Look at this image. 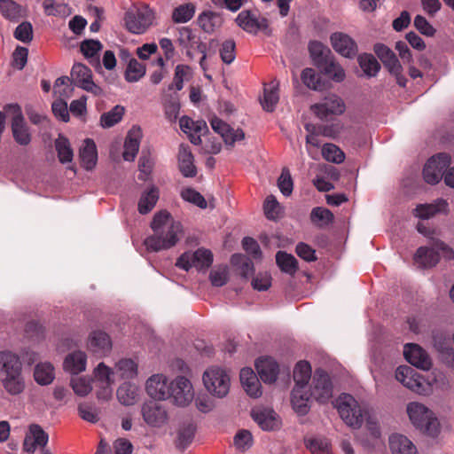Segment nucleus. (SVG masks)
<instances>
[{"label":"nucleus","instance_id":"49530a36","mask_svg":"<svg viewBox=\"0 0 454 454\" xmlns=\"http://www.w3.org/2000/svg\"><path fill=\"white\" fill-rule=\"evenodd\" d=\"M276 262L280 270L293 275L298 269L297 260L294 256L284 251H278L276 254Z\"/></svg>","mask_w":454,"mask_h":454},{"label":"nucleus","instance_id":"3c124183","mask_svg":"<svg viewBox=\"0 0 454 454\" xmlns=\"http://www.w3.org/2000/svg\"><path fill=\"white\" fill-rule=\"evenodd\" d=\"M305 444L312 454H331V444L326 438H309L305 440Z\"/></svg>","mask_w":454,"mask_h":454},{"label":"nucleus","instance_id":"f3484780","mask_svg":"<svg viewBox=\"0 0 454 454\" xmlns=\"http://www.w3.org/2000/svg\"><path fill=\"white\" fill-rule=\"evenodd\" d=\"M23 372L19 354L9 349L0 351V378Z\"/></svg>","mask_w":454,"mask_h":454},{"label":"nucleus","instance_id":"e433bc0d","mask_svg":"<svg viewBox=\"0 0 454 454\" xmlns=\"http://www.w3.org/2000/svg\"><path fill=\"white\" fill-rule=\"evenodd\" d=\"M138 387L130 382L122 383L116 391L118 401L125 405H134L138 400Z\"/></svg>","mask_w":454,"mask_h":454},{"label":"nucleus","instance_id":"aec40b11","mask_svg":"<svg viewBox=\"0 0 454 454\" xmlns=\"http://www.w3.org/2000/svg\"><path fill=\"white\" fill-rule=\"evenodd\" d=\"M333 48L346 58H353L357 53V46L355 41L348 35L336 32L331 35Z\"/></svg>","mask_w":454,"mask_h":454},{"label":"nucleus","instance_id":"39448f33","mask_svg":"<svg viewBox=\"0 0 454 454\" xmlns=\"http://www.w3.org/2000/svg\"><path fill=\"white\" fill-rule=\"evenodd\" d=\"M395 379L404 387L419 395H427L433 391L432 382L426 380L410 366H399L395 371Z\"/></svg>","mask_w":454,"mask_h":454},{"label":"nucleus","instance_id":"c9c22d12","mask_svg":"<svg viewBox=\"0 0 454 454\" xmlns=\"http://www.w3.org/2000/svg\"><path fill=\"white\" fill-rule=\"evenodd\" d=\"M392 454H418L415 445L404 435L393 434L389 437Z\"/></svg>","mask_w":454,"mask_h":454},{"label":"nucleus","instance_id":"c756f323","mask_svg":"<svg viewBox=\"0 0 454 454\" xmlns=\"http://www.w3.org/2000/svg\"><path fill=\"white\" fill-rule=\"evenodd\" d=\"M178 166L182 175L185 177H193L197 170L194 165L193 155L188 145H181L178 152Z\"/></svg>","mask_w":454,"mask_h":454},{"label":"nucleus","instance_id":"6e6552de","mask_svg":"<svg viewBox=\"0 0 454 454\" xmlns=\"http://www.w3.org/2000/svg\"><path fill=\"white\" fill-rule=\"evenodd\" d=\"M141 415L145 423L152 428H162L169 421L167 407L153 400L147 401L142 404Z\"/></svg>","mask_w":454,"mask_h":454},{"label":"nucleus","instance_id":"4d7b16f0","mask_svg":"<svg viewBox=\"0 0 454 454\" xmlns=\"http://www.w3.org/2000/svg\"><path fill=\"white\" fill-rule=\"evenodd\" d=\"M195 7L192 4H181L172 13V19L176 23H185L194 15Z\"/></svg>","mask_w":454,"mask_h":454},{"label":"nucleus","instance_id":"0e129e2a","mask_svg":"<svg viewBox=\"0 0 454 454\" xmlns=\"http://www.w3.org/2000/svg\"><path fill=\"white\" fill-rule=\"evenodd\" d=\"M263 208L266 217L270 220L277 219L281 212V206L273 195L266 198Z\"/></svg>","mask_w":454,"mask_h":454},{"label":"nucleus","instance_id":"c03bdc74","mask_svg":"<svg viewBox=\"0 0 454 454\" xmlns=\"http://www.w3.org/2000/svg\"><path fill=\"white\" fill-rule=\"evenodd\" d=\"M74 86L70 82V79L67 76H62L55 81L53 86V93L58 99L67 100L72 97L74 92Z\"/></svg>","mask_w":454,"mask_h":454},{"label":"nucleus","instance_id":"7c9ffc66","mask_svg":"<svg viewBox=\"0 0 454 454\" xmlns=\"http://www.w3.org/2000/svg\"><path fill=\"white\" fill-rule=\"evenodd\" d=\"M254 420L263 430H274L279 426L276 413L272 410L255 409L252 411Z\"/></svg>","mask_w":454,"mask_h":454},{"label":"nucleus","instance_id":"f704fd0d","mask_svg":"<svg viewBox=\"0 0 454 454\" xmlns=\"http://www.w3.org/2000/svg\"><path fill=\"white\" fill-rule=\"evenodd\" d=\"M79 156L82 165L84 168L92 169L98 160L97 148L92 139L87 138L84 140L82 148L80 149Z\"/></svg>","mask_w":454,"mask_h":454},{"label":"nucleus","instance_id":"8fccbe9b","mask_svg":"<svg viewBox=\"0 0 454 454\" xmlns=\"http://www.w3.org/2000/svg\"><path fill=\"white\" fill-rule=\"evenodd\" d=\"M145 74V66L136 59H131L125 71V79L129 82H135L140 80Z\"/></svg>","mask_w":454,"mask_h":454},{"label":"nucleus","instance_id":"de8ad7c7","mask_svg":"<svg viewBox=\"0 0 454 454\" xmlns=\"http://www.w3.org/2000/svg\"><path fill=\"white\" fill-rule=\"evenodd\" d=\"M278 99V84L271 82L264 88L263 98L261 102L263 109L268 112H272Z\"/></svg>","mask_w":454,"mask_h":454},{"label":"nucleus","instance_id":"20e7f679","mask_svg":"<svg viewBox=\"0 0 454 454\" xmlns=\"http://www.w3.org/2000/svg\"><path fill=\"white\" fill-rule=\"evenodd\" d=\"M202 380L206 389L212 395L223 398L229 393L231 378L223 368L209 367L204 372Z\"/></svg>","mask_w":454,"mask_h":454},{"label":"nucleus","instance_id":"338daca9","mask_svg":"<svg viewBox=\"0 0 454 454\" xmlns=\"http://www.w3.org/2000/svg\"><path fill=\"white\" fill-rule=\"evenodd\" d=\"M14 37L22 42V43H29L33 39V27L30 22L24 21L20 23L15 29Z\"/></svg>","mask_w":454,"mask_h":454},{"label":"nucleus","instance_id":"0eeeda50","mask_svg":"<svg viewBox=\"0 0 454 454\" xmlns=\"http://www.w3.org/2000/svg\"><path fill=\"white\" fill-rule=\"evenodd\" d=\"M153 12L147 5L134 6L125 13L126 28L133 34H143L152 26Z\"/></svg>","mask_w":454,"mask_h":454},{"label":"nucleus","instance_id":"2f4dec72","mask_svg":"<svg viewBox=\"0 0 454 454\" xmlns=\"http://www.w3.org/2000/svg\"><path fill=\"white\" fill-rule=\"evenodd\" d=\"M33 378L40 386H48L55 379V369L50 362H40L33 370Z\"/></svg>","mask_w":454,"mask_h":454},{"label":"nucleus","instance_id":"4468645a","mask_svg":"<svg viewBox=\"0 0 454 454\" xmlns=\"http://www.w3.org/2000/svg\"><path fill=\"white\" fill-rule=\"evenodd\" d=\"M345 110L343 99L335 94L329 95L322 102L311 106V111L321 120L331 115H340Z\"/></svg>","mask_w":454,"mask_h":454},{"label":"nucleus","instance_id":"a19ab883","mask_svg":"<svg viewBox=\"0 0 454 454\" xmlns=\"http://www.w3.org/2000/svg\"><path fill=\"white\" fill-rule=\"evenodd\" d=\"M196 427L192 423L182 425L176 439V446L179 449H185L192 442L195 434Z\"/></svg>","mask_w":454,"mask_h":454},{"label":"nucleus","instance_id":"6ab92c4d","mask_svg":"<svg viewBox=\"0 0 454 454\" xmlns=\"http://www.w3.org/2000/svg\"><path fill=\"white\" fill-rule=\"evenodd\" d=\"M10 108L13 109L15 114L12 121L13 137L18 144L27 145L30 143L31 137L26 126L20 108L17 105L11 106Z\"/></svg>","mask_w":454,"mask_h":454},{"label":"nucleus","instance_id":"a878e982","mask_svg":"<svg viewBox=\"0 0 454 454\" xmlns=\"http://www.w3.org/2000/svg\"><path fill=\"white\" fill-rule=\"evenodd\" d=\"M255 367L261 380L265 383L276 381L278 374V365L271 357H261L255 363Z\"/></svg>","mask_w":454,"mask_h":454},{"label":"nucleus","instance_id":"5fc2aeb1","mask_svg":"<svg viewBox=\"0 0 454 454\" xmlns=\"http://www.w3.org/2000/svg\"><path fill=\"white\" fill-rule=\"evenodd\" d=\"M194 267L200 270L209 268L213 262V254L210 250L199 248L192 252Z\"/></svg>","mask_w":454,"mask_h":454},{"label":"nucleus","instance_id":"58836bf2","mask_svg":"<svg viewBox=\"0 0 454 454\" xmlns=\"http://www.w3.org/2000/svg\"><path fill=\"white\" fill-rule=\"evenodd\" d=\"M102 43L98 40H84L81 43V51L91 65L99 66L98 52L102 50Z\"/></svg>","mask_w":454,"mask_h":454},{"label":"nucleus","instance_id":"a211bd4d","mask_svg":"<svg viewBox=\"0 0 454 454\" xmlns=\"http://www.w3.org/2000/svg\"><path fill=\"white\" fill-rule=\"evenodd\" d=\"M210 123L212 129L223 137V141L228 145L232 146L235 142L241 141L245 137L242 129H234L217 117L212 118Z\"/></svg>","mask_w":454,"mask_h":454},{"label":"nucleus","instance_id":"79ce46f5","mask_svg":"<svg viewBox=\"0 0 454 454\" xmlns=\"http://www.w3.org/2000/svg\"><path fill=\"white\" fill-rule=\"evenodd\" d=\"M311 378V367L306 361H300L296 364L294 370V380L295 386L308 387L309 380Z\"/></svg>","mask_w":454,"mask_h":454},{"label":"nucleus","instance_id":"4c0bfd02","mask_svg":"<svg viewBox=\"0 0 454 454\" xmlns=\"http://www.w3.org/2000/svg\"><path fill=\"white\" fill-rule=\"evenodd\" d=\"M114 371L121 380H132L138 374V365L133 359L123 358L115 364Z\"/></svg>","mask_w":454,"mask_h":454},{"label":"nucleus","instance_id":"6e6d98bb","mask_svg":"<svg viewBox=\"0 0 454 454\" xmlns=\"http://www.w3.org/2000/svg\"><path fill=\"white\" fill-rule=\"evenodd\" d=\"M310 218L315 224L323 227L333 223V214L327 208L318 207L312 209Z\"/></svg>","mask_w":454,"mask_h":454},{"label":"nucleus","instance_id":"cd10ccee","mask_svg":"<svg viewBox=\"0 0 454 454\" xmlns=\"http://www.w3.org/2000/svg\"><path fill=\"white\" fill-rule=\"evenodd\" d=\"M141 137V129L137 127H133L128 132V135L124 142V151L122 153L123 159L125 160H134L139 150Z\"/></svg>","mask_w":454,"mask_h":454},{"label":"nucleus","instance_id":"7ed1b4c3","mask_svg":"<svg viewBox=\"0 0 454 454\" xmlns=\"http://www.w3.org/2000/svg\"><path fill=\"white\" fill-rule=\"evenodd\" d=\"M335 406L348 426L354 428H359L362 426L366 411L352 395L341 394L335 401Z\"/></svg>","mask_w":454,"mask_h":454},{"label":"nucleus","instance_id":"393cba45","mask_svg":"<svg viewBox=\"0 0 454 454\" xmlns=\"http://www.w3.org/2000/svg\"><path fill=\"white\" fill-rule=\"evenodd\" d=\"M0 383L4 391L11 396L22 395L27 387L23 372L0 378Z\"/></svg>","mask_w":454,"mask_h":454},{"label":"nucleus","instance_id":"1a4fd4ad","mask_svg":"<svg viewBox=\"0 0 454 454\" xmlns=\"http://www.w3.org/2000/svg\"><path fill=\"white\" fill-rule=\"evenodd\" d=\"M114 375V371L104 363H99L94 369L93 378L98 388L97 390L98 400L107 401L112 397Z\"/></svg>","mask_w":454,"mask_h":454},{"label":"nucleus","instance_id":"72a5a7b5","mask_svg":"<svg viewBox=\"0 0 454 454\" xmlns=\"http://www.w3.org/2000/svg\"><path fill=\"white\" fill-rule=\"evenodd\" d=\"M197 22L204 32L211 34L222 26L223 18L217 12L204 11L199 15Z\"/></svg>","mask_w":454,"mask_h":454},{"label":"nucleus","instance_id":"4be33fe9","mask_svg":"<svg viewBox=\"0 0 454 454\" xmlns=\"http://www.w3.org/2000/svg\"><path fill=\"white\" fill-rule=\"evenodd\" d=\"M87 348L93 354L102 356L110 351L112 341L105 332L94 331L89 336Z\"/></svg>","mask_w":454,"mask_h":454},{"label":"nucleus","instance_id":"ddd939ff","mask_svg":"<svg viewBox=\"0 0 454 454\" xmlns=\"http://www.w3.org/2000/svg\"><path fill=\"white\" fill-rule=\"evenodd\" d=\"M145 391L153 401H164L170 398V381L163 373H155L145 381Z\"/></svg>","mask_w":454,"mask_h":454},{"label":"nucleus","instance_id":"f8f14e48","mask_svg":"<svg viewBox=\"0 0 454 454\" xmlns=\"http://www.w3.org/2000/svg\"><path fill=\"white\" fill-rule=\"evenodd\" d=\"M170 392L173 403L180 407L189 405L194 398L193 387L191 381L184 376H177L170 381Z\"/></svg>","mask_w":454,"mask_h":454},{"label":"nucleus","instance_id":"13d9d810","mask_svg":"<svg viewBox=\"0 0 454 454\" xmlns=\"http://www.w3.org/2000/svg\"><path fill=\"white\" fill-rule=\"evenodd\" d=\"M124 114V107L115 106L112 110L102 114L100 122L102 127L110 128L118 123Z\"/></svg>","mask_w":454,"mask_h":454},{"label":"nucleus","instance_id":"423d86ee","mask_svg":"<svg viewBox=\"0 0 454 454\" xmlns=\"http://www.w3.org/2000/svg\"><path fill=\"white\" fill-rule=\"evenodd\" d=\"M434 248L419 247L414 256L415 262L423 268H431L437 264L440 256L446 260L454 258V251L442 241H435Z\"/></svg>","mask_w":454,"mask_h":454},{"label":"nucleus","instance_id":"bf43d9fd","mask_svg":"<svg viewBox=\"0 0 454 454\" xmlns=\"http://www.w3.org/2000/svg\"><path fill=\"white\" fill-rule=\"evenodd\" d=\"M301 78L309 89L320 90L323 87L320 75L312 68H305L301 72Z\"/></svg>","mask_w":454,"mask_h":454},{"label":"nucleus","instance_id":"69168bd1","mask_svg":"<svg viewBox=\"0 0 454 454\" xmlns=\"http://www.w3.org/2000/svg\"><path fill=\"white\" fill-rule=\"evenodd\" d=\"M190 67L184 65H177L175 70L173 82L168 86V90H172L174 88L176 90H181L184 87V80L189 74Z\"/></svg>","mask_w":454,"mask_h":454},{"label":"nucleus","instance_id":"bb28decb","mask_svg":"<svg viewBox=\"0 0 454 454\" xmlns=\"http://www.w3.org/2000/svg\"><path fill=\"white\" fill-rule=\"evenodd\" d=\"M240 382L248 395L257 398L262 395L261 383L251 368H243L239 374Z\"/></svg>","mask_w":454,"mask_h":454},{"label":"nucleus","instance_id":"b1692460","mask_svg":"<svg viewBox=\"0 0 454 454\" xmlns=\"http://www.w3.org/2000/svg\"><path fill=\"white\" fill-rule=\"evenodd\" d=\"M448 212L449 204L447 200L444 199H437L429 204L418 205L413 210V215L420 219H429L436 214H447Z\"/></svg>","mask_w":454,"mask_h":454},{"label":"nucleus","instance_id":"37998d69","mask_svg":"<svg viewBox=\"0 0 454 454\" xmlns=\"http://www.w3.org/2000/svg\"><path fill=\"white\" fill-rule=\"evenodd\" d=\"M382 63L388 72L395 77L396 82L401 87H405L407 79L403 74V67L395 54L384 60Z\"/></svg>","mask_w":454,"mask_h":454},{"label":"nucleus","instance_id":"5701e85b","mask_svg":"<svg viewBox=\"0 0 454 454\" xmlns=\"http://www.w3.org/2000/svg\"><path fill=\"white\" fill-rule=\"evenodd\" d=\"M48 440V434L39 425H31L29 434L25 437L23 442V450L27 453H34L37 447H44Z\"/></svg>","mask_w":454,"mask_h":454},{"label":"nucleus","instance_id":"052dcab7","mask_svg":"<svg viewBox=\"0 0 454 454\" xmlns=\"http://www.w3.org/2000/svg\"><path fill=\"white\" fill-rule=\"evenodd\" d=\"M181 197L184 200L192 203L200 208H206L207 204L205 198L192 188H184L181 192Z\"/></svg>","mask_w":454,"mask_h":454},{"label":"nucleus","instance_id":"f03ea898","mask_svg":"<svg viewBox=\"0 0 454 454\" xmlns=\"http://www.w3.org/2000/svg\"><path fill=\"white\" fill-rule=\"evenodd\" d=\"M406 411L414 427L431 436L437 434L439 422L426 405L419 402H411L407 404Z\"/></svg>","mask_w":454,"mask_h":454},{"label":"nucleus","instance_id":"864d4df0","mask_svg":"<svg viewBox=\"0 0 454 454\" xmlns=\"http://www.w3.org/2000/svg\"><path fill=\"white\" fill-rule=\"evenodd\" d=\"M322 155L325 160L336 164L341 163L345 160V154L340 148L330 143L323 145Z\"/></svg>","mask_w":454,"mask_h":454},{"label":"nucleus","instance_id":"473e14b6","mask_svg":"<svg viewBox=\"0 0 454 454\" xmlns=\"http://www.w3.org/2000/svg\"><path fill=\"white\" fill-rule=\"evenodd\" d=\"M87 356L82 351H74L67 356L63 367L66 372L79 374L86 370Z\"/></svg>","mask_w":454,"mask_h":454},{"label":"nucleus","instance_id":"680f3d73","mask_svg":"<svg viewBox=\"0 0 454 454\" xmlns=\"http://www.w3.org/2000/svg\"><path fill=\"white\" fill-rule=\"evenodd\" d=\"M231 262L233 265L239 266L240 274L244 278H247L254 272L253 262L243 254H235L231 256Z\"/></svg>","mask_w":454,"mask_h":454},{"label":"nucleus","instance_id":"a18cd8bd","mask_svg":"<svg viewBox=\"0 0 454 454\" xmlns=\"http://www.w3.org/2000/svg\"><path fill=\"white\" fill-rule=\"evenodd\" d=\"M55 148L61 163L65 164L72 161L74 153L67 138L59 135L55 140Z\"/></svg>","mask_w":454,"mask_h":454},{"label":"nucleus","instance_id":"2eb2a0df","mask_svg":"<svg viewBox=\"0 0 454 454\" xmlns=\"http://www.w3.org/2000/svg\"><path fill=\"white\" fill-rule=\"evenodd\" d=\"M71 76L73 81L82 89L100 95L102 90L92 81V73L90 69L83 64L77 63L72 67Z\"/></svg>","mask_w":454,"mask_h":454},{"label":"nucleus","instance_id":"412c9836","mask_svg":"<svg viewBox=\"0 0 454 454\" xmlns=\"http://www.w3.org/2000/svg\"><path fill=\"white\" fill-rule=\"evenodd\" d=\"M236 22L243 30L252 34H256L268 26L266 19L260 18L250 11H242L236 18Z\"/></svg>","mask_w":454,"mask_h":454},{"label":"nucleus","instance_id":"9b49d317","mask_svg":"<svg viewBox=\"0 0 454 454\" xmlns=\"http://www.w3.org/2000/svg\"><path fill=\"white\" fill-rule=\"evenodd\" d=\"M309 388L313 398L319 403H327L333 396L332 381L323 370L315 371Z\"/></svg>","mask_w":454,"mask_h":454},{"label":"nucleus","instance_id":"9d476101","mask_svg":"<svg viewBox=\"0 0 454 454\" xmlns=\"http://www.w3.org/2000/svg\"><path fill=\"white\" fill-rule=\"evenodd\" d=\"M450 164V156L445 153H440L432 156L426 163L423 169L425 181L429 184H436L443 176V170Z\"/></svg>","mask_w":454,"mask_h":454},{"label":"nucleus","instance_id":"774afa93","mask_svg":"<svg viewBox=\"0 0 454 454\" xmlns=\"http://www.w3.org/2000/svg\"><path fill=\"white\" fill-rule=\"evenodd\" d=\"M278 186L285 196H289L293 192L294 183L287 168H283L280 176L278 180Z\"/></svg>","mask_w":454,"mask_h":454},{"label":"nucleus","instance_id":"c85d7f7f","mask_svg":"<svg viewBox=\"0 0 454 454\" xmlns=\"http://www.w3.org/2000/svg\"><path fill=\"white\" fill-rule=\"evenodd\" d=\"M310 398H313V396L308 387L294 386L291 398L293 408L300 414H306L309 411Z\"/></svg>","mask_w":454,"mask_h":454},{"label":"nucleus","instance_id":"09e8293b","mask_svg":"<svg viewBox=\"0 0 454 454\" xmlns=\"http://www.w3.org/2000/svg\"><path fill=\"white\" fill-rule=\"evenodd\" d=\"M358 63L364 74L368 77L376 76L380 69L377 59L372 54H362L358 57Z\"/></svg>","mask_w":454,"mask_h":454},{"label":"nucleus","instance_id":"ea45409f","mask_svg":"<svg viewBox=\"0 0 454 454\" xmlns=\"http://www.w3.org/2000/svg\"><path fill=\"white\" fill-rule=\"evenodd\" d=\"M159 199V190L152 186L150 189L145 191L138 201V211L140 214H147L156 205Z\"/></svg>","mask_w":454,"mask_h":454},{"label":"nucleus","instance_id":"dca6fc26","mask_svg":"<svg viewBox=\"0 0 454 454\" xmlns=\"http://www.w3.org/2000/svg\"><path fill=\"white\" fill-rule=\"evenodd\" d=\"M403 355L405 359L412 365L422 370H429L432 365L431 358L426 350L420 346L408 343L404 346Z\"/></svg>","mask_w":454,"mask_h":454},{"label":"nucleus","instance_id":"f257e3e1","mask_svg":"<svg viewBox=\"0 0 454 454\" xmlns=\"http://www.w3.org/2000/svg\"><path fill=\"white\" fill-rule=\"evenodd\" d=\"M151 228L153 234L144 241L146 249L151 252L170 249L184 236L183 224L176 221L166 210H161L154 215Z\"/></svg>","mask_w":454,"mask_h":454},{"label":"nucleus","instance_id":"603ef678","mask_svg":"<svg viewBox=\"0 0 454 454\" xmlns=\"http://www.w3.org/2000/svg\"><path fill=\"white\" fill-rule=\"evenodd\" d=\"M0 12L9 20H18L21 17V6L13 0L0 2Z\"/></svg>","mask_w":454,"mask_h":454},{"label":"nucleus","instance_id":"e2e57ef3","mask_svg":"<svg viewBox=\"0 0 454 454\" xmlns=\"http://www.w3.org/2000/svg\"><path fill=\"white\" fill-rule=\"evenodd\" d=\"M70 385L74 392L79 396H86L92 390L91 381L85 377L72 379Z\"/></svg>","mask_w":454,"mask_h":454}]
</instances>
